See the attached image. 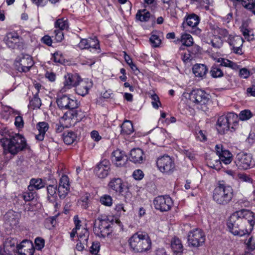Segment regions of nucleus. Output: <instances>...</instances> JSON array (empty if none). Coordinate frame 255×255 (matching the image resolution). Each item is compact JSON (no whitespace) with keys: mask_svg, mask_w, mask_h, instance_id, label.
Returning a JSON list of instances; mask_svg holds the SVG:
<instances>
[{"mask_svg":"<svg viewBox=\"0 0 255 255\" xmlns=\"http://www.w3.org/2000/svg\"><path fill=\"white\" fill-rule=\"evenodd\" d=\"M227 224L230 232L235 236L249 234L255 224V214L246 209L236 211L230 216Z\"/></svg>","mask_w":255,"mask_h":255,"instance_id":"f257e3e1","label":"nucleus"},{"mask_svg":"<svg viewBox=\"0 0 255 255\" xmlns=\"http://www.w3.org/2000/svg\"><path fill=\"white\" fill-rule=\"evenodd\" d=\"M3 138L0 139L5 154L8 153L15 155L26 148L27 144L25 138L19 133L10 132L5 129L2 132Z\"/></svg>","mask_w":255,"mask_h":255,"instance_id":"f03ea898","label":"nucleus"},{"mask_svg":"<svg viewBox=\"0 0 255 255\" xmlns=\"http://www.w3.org/2000/svg\"><path fill=\"white\" fill-rule=\"evenodd\" d=\"M56 103L60 109L69 110L64 114L62 119L64 120L76 119V120L81 119L83 116L81 111L75 110L78 107L77 100L71 99L66 95H63L58 96Z\"/></svg>","mask_w":255,"mask_h":255,"instance_id":"7ed1b4c3","label":"nucleus"},{"mask_svg":"<svg viewBox=\"0 0 255 255\" xmlns=\"http://www.w3.org/2000/svg\"><path fill=\"white\" fill-rule=\"evenodd\" d=\"M130 249L135 253H141L149 250L151 241L145 232H138L134 234L128 241Z\"/></svg>","mask_w":255,"mask_h":255,"instance_id":"20e7f679","label":"nucleus"},{"mask_svg":"<svg viewBox=\"0 0 255 255\" xmlns=\"http://www.w3.org/2000/svg\"><path fill=\"white\" fill-rule=\"evenodd\" d=\"M233 189L232 187L224 181H219L213 191V200L218 204L226 205L232 200Z\"/></svg>","mask_w":255,"mask_h":255,"instance_id":"39448f33","label":"nucleus"},{"mask_svg":"<svg viewBox=\"0 0 255 255\" xmlns=\"http://www.w3.org/2000/svg\"><path fill=\"white\" fill-rule=\"evenodd\" d=\"M238 116L234 113H229L218 118L216 128L220 133L224 134L230 129L232 131L235 130L238 126Z\"/></svg>","mask_w":255,"mask_h":255,"instance_id":"423d86ee","label":"nucleus"},{"mask_svg":"<svg viewBox=\"0 0 255 255\" xmlns=\"http://www.w3.org/2000/svg\"><path fill=\"white\" fill-rule=\"evenodd\" d=\"M108 186L109 190L116 194L123 196L126 202L131 201L132 194L129 191V187L125 185L121 178L117 177L111 179Z\"/></svg>","mask_w":255,"mask_h":255,"instance_id":"0eeeda50","label":"nucleus"},{"mask_svg":"<svg viewBox=\"0 0 255 255\" xmlns=\"http://www.w3.org/2000/svg\"><path fill=\"white\" fill-rule=\"evenodd\" d=\"M187 240L189 247L198 248L204 244L205 235L201 229L195 228L189 232Z\"/></svg>","mask_w":255,"mask_h":255,"instance_id":"6e6552de","label":"nucleus"},{"mask_svg":"<svg viewBox=\"0 0 255 255\" xmlns=\"http://www.w3.org/2000/svg\"><path fill=\"white\" fill-rule=\"evenodd\" d=\"M32 57L29 54L22 53L18 55L14 61L16 69L20 72H28L33 65Z\"/></svg>","mask_w":255,"mask_h":255,"instance_id":"1a4fd4ad","label":"nucleus"},{"mask_svg":"<svg viewBox=\"0 0 255 255\" xmlns=\"http://www.w3.org/2000/svg\"><path fill=\"white\" fill-rule=\"evenodd\" d=\"M110 228L111 225L107 220L98 218L95 221L93 231L97 236L105 238L110 234Z\"/></svg>","mask_w":255,"mask_h":255,"instance_id":"9d476101","label":"nucleus"},{"mask_svg":"<svg viewBox=\"0 0 255 255\" xmlns=\"http://www.w3.org/2000/svg\"><path fill=\"white\" fill-rule=\"evenodd\" d=\"M153 204L156 210L163 212L170 210L173 205V202L169 196H158L153 200Z\"/></svg>","mask_w":255,"mask_h":255,"instance_id":"9b49d317","label":"nucleus"},{"mask_svg":"<svg viewBox=\"0 0 255 255\" xmlns=\"http://www.w3.org/2000/svg\"><path fill=\"white\" fill-rule=\"evenodd\" d=\"M235 163L238 168L242 170L248 169L254 165L252 155L243 152L237 154Z\"/></svg>","mask_w":255,"mask_h":255,"instance_id":"f8f14e48","label":"nucleus"},{"mask_svg":"<svg viewBox=\"0 0 255 255\" xmlns=\"http://www.w3.org/2000/svg\"><path fill=\"white\" fill-rule=\"evenodd\" d=\"M17 250L16 239L8 237L3 241L2 247H0V255H15Z\"/></svg>","mask_w":255,"mask_h":255,"instance_id":"ddd939ff","label":"nucleus"},{"mask_svg":"<svg viewBox=\"0 0 255 255\" xmlns=\"http://www.w3.org/2000/svg\"><path fill=\"white\" fill-rule=\"evenodd\" d=\"M156 164L159 170L163 173H169L175 168L174 161L168 155H164L158 158Z\"/></svg>","mask_w":255,"mask_h":255,"instance_id":"4468645a","label":"nucleus"},{"mask_svg":"<svg viewBox=\"0 0 255 255\" xmlns=\"http://www.w3.org/2000/svg\"><path fill=\"white\" fill-rule=\"evenodd\" d=\"M183 25L186 24L187 26L191 28L190 30H188L189 32L196 35H199L201 33V30L197 27L199 24L200 18L195 13H191L187 15L185 17Z\"/></svg>","mask_w":255,"mask_h":255,"instance_id":"2eb2a0df","label":"nucleus"},{"mask_svg":"<svg viewBox=\"0 0 255 255\" xmlns=\"http://www.w3.org/2000/svg\"><path fill=\"white\" fill-rule=\"evenodd\" d=\"M209 99L208 95L201 89H194L189 94V100L197 104H206Z\"/></svg>","mask_w":255,"mask_h":255,"instance_id":"dca6fc26","label":"nucleus"},{"mask_svg":"<svg viewBox=\"0 0 255 255\" xmlns=\"http://www.w3.org/2000/svg\"><path fill=\"white\" fill-rule=\"evenodd\" d=\"M226 41L232 47V49L235 53L240 55L243 54L242 47L244 40L242 37L237 35L229 36Z\"/></svg>","mask_w":255,"mask_h":255,"instance_id":"f3484780","label":"nucleus"},{"mask_svg":"<svg viewBox=\"0 0 255 255\" xmlns=\"http://www.w3.org/2000/svg\"><path fill=\"white\" fill-rule=\"evenodd\" d=\"M110 170V161L108 160L104 159L96 165L94 172L99 178L103 179L108 175Z\"/></svg>","mask_w":255,"mask_h":255,"instance_id":"a211bd4d","label":"nucleus"},{"mask_svg":"<svg viewBox=\"0 0 255 255\" xmlns=\"http://www.w3.org/2000/svg\"><path fill=\"white\" fill-rule=\"evenodd\" d=\"M70 190L69 179L67 175H63L59 180L58 193L60 199H64Z\"/></svg>","mask_w":255,"mask_h":255,"instance_id":"6ab92c4d","label":"nucleus"},{"mask_svg":"<svg viewBox=\"0 0 255 255\" xmlns=\"http://www.w3.org/2000/svg\"><path fill=\"white\" fill-rule=\"evenodd\" d=\"M64 81L63 82V87L61 91L65 92L68 89L72 87H76L81 78L77 74L67 73L64 76Z\"/></svg>","mask_w":255,"mask_h":255,"instance_id":"aec40b11","label":"nucleus"},{"mask_svg":"<svg viewBox=\"0 0 255 255\" xmlns=\"http://www.w3.org/2000/svg\"><path fill=\"white\" fill-rule=\"evenodd\" d=\"M111 158L112 162L117 167L125 166L128 161V157L125 152L119 149L112 152Z\"/></svg>","mask_w":255,"mask_h":255,"instance_id":"412c9836","label":"nucleus"},{"mask_svg":"<svg viewBox=\"0 0 255 255\" xmlns=\"http://www.w3.org/2000/svg\"><path fill=\"white\" fill-rule=\"evenodd\" d=\"M77 47L81 50L94 49H99L100 44L98 39L96 37L94 38H83L81 39Z\"/></svg>","mask_w":255,"mask_h":255,"instance_id":"4be33fe9","label":"nucleus"},{"mask_svg":"<svg viewBox=\"0 0 255 255\" xmlns=\"http://www.w3.org/2000/svg\"><path fill=\"white\" fill-rule=\"evenodd\" d=\"M35 251L31 242L24 240L17 245V253L19 255H33Z\"/></svg>","mask_w":255,"mask_h":255,"instance_id":"5701e85b","label":"nucleus"},{"mask_svg":"<svg viewBox=\"0 0 255 255\" xmlns=\"http://www.w3.org/2000/svg\"><path fill=\"white\" fill-rule=\"evenodd\" d=\"M92 87V82L88 80L80 79L75 87L76 93L82 96H84L88 93L89 89Z\"/></svg>","mask_w":255,"mask_h":255,"instance_id":"b1692460","label":"nucleus"},{"mask_svg":"<svg viewBox=\"0 0 255 255\" xmlns=\"http://www.w3.org/2000/svg\"><path fill=\"white\" fill-rule=\"evenodd\" d=\"M130 160L135 163H141L145 159L143 151L139 148L132 149L130 151Z\"/></svg>","mask_w":255,"mask_h":255,"instance_id":"393cba45","label":"nucleus"},{"mask_svg":"<svg viewBox=\"0 0 255 255\" xmlns=\"http://www.w3.org/2000/svg\"><path fill=\"white\" fill-rule=\"evenodd\" d=\"M192 71L195 77L203 79L205 77L208 69L205 64H196L193 65Z\"/></svg>","mask_w":255,"mask_h":255,"instance_id":"a878e982","label":"nucleus"},{"mask_svg":"<svg viewBox=\"0 0 255 255\" xmlns=\"http://www.w3.org/2000/svg\"><path fill=\"white\" fill-rule=\"evenodd\" d=\"M62 139L66 144L71 145L77 142V135L76 132L73 131H65L62 134Z\"/></svg>","mask_w":255,"mask_h":255,"instance_id":"bb28decb","label":"nucleus"},{"mask_svg":"<svg viewBox=\"0 0 255 255\" xmlns=\"http://www.w3.org/2000/svg\"><path fill=\"white\" fill-rule=\"evenodd\" d=\"M49 128L48 124L44 122H39L37 125V128L39 131V134L36 135V139L42 141L43 140L45 134Z\"/></svg>","mask_w":255,"mask_h":255,"instance_id":"cd10ccee","label":"nucleus"},{"mask_svg":"<svg viewBox=\"0 0 255 255\" xmlns=\"http://www.w3.org/2000/svg\"><path fill=\"white\" fill-rule=\"evenodd\" d=\"M171 247L174 253L177 254L182 253L183 245L179 238L174 237L172 239L171 242Z\"/></svg>","mask_w":255,"mask_h":255,"instance_id":"c85d7f7f","label":"nucleus"},{"mask_svg":"<svg viewBox=\"0 0 255 255\" xmlns=\"http://www.w3.org/2000/svg\"><path fill=\"white\" fill-rule=\"evenodd\" d=\"M45 183L40 178H32L30 181L29 185L28 186V189L33 190L34 189L36 190L40 189L44 187Z\"/></svg>","mask_w":255,"mask_h":255,"instance_id":"c756f323","label":"nucleus"},{"mask_svg":"<svg viewBox=\"0 0 255 255\" xmlns=\"http://www.w3.org/2000/svg\"><path fill=\"white\" fill-rule=\"evenodd\" d=\"M133 130L132 124L130 121H125L121 126L122 134H130Z\"/></svg>","mask_w":255,"mask_h":255,"instance_id":"7c9ffc66","label":"nucleus"},{"mask_svg":"<svg viewBox=\"0 0 255 255\" xmlns=\"http://www.w3.org/2000/svg\"><path fill=\"white\" fill-rule=\"evenodd\" d=\"M19 39V36L16 33H8L4 38V40L7 45L9 47L12 46L13 44L16 43Z\"/></svg>","mask_w":255,"mask_h":255,"instance_id":"2f4dec72","label":"nucleus"},{"mask_svg":"<svg viewBox=\"0 0 255 255\" xmlns=\"http://www.w3.org/2000/svg\"><path fill=\"white\" fill-rule=\"evenodd\" d=\"M219 159L220 161L223 162L225 164H228L230 163L232 159V154L228 150H223L221 154L219 156Z\"/></svg>","mask_w":255,"mask_h":255,"instance_id":"473e14b6","label":"nucleus"},{"mask_svg":"<svg viewBox=\"0 0 255 255\" xmlns=\"http://www.w3.org/2000/svg\"><path fill=\"white\" fill-rule=\"evenodd\" d=\"M47 191L48 200L51 202H54L57 197L56 192L58 191L57 186L49 185L47 187Z\"/></svg>","mask_w":255,"mask_h":255,"instance_id":"72a5a7b5","label":"nucleus"},{"mask_svg":"<svg viewBox=\"0 0 255 255\" xmlns=\"http://www.w3.org/2000/svg\"><path fill=\"white\" fill-rule=\"evenodd\" d=\"M210 74L214 78H221L224 76L223 70L221 69L220 66L217 65H214L211 67Z\"/></svg>","mask_w":255,"mask_h":255,"instance_id":"f704fd0d","label":"nucleus"},{"mask_svg":"<svg viewBox=\"0 0 255 255\" xmlns=\"http://www.w3.org/2000/svg\"><path fill=\"white\" fill-rule=\"evenodd\" d=\"M55 27L57 30H64L68 28V20L66 18H61L58 19L54 23Z\"/></svg>","mask_w":255,"mask_h":255,"instance_id":"c9c22d12","label":"nucleus"},{"mask_svg":"<svg viewBox=\"0 0 255 255\" xmlns=\"http://www.w3.org/2000/svg\"><path fill=\"white\" fill-rule=\"evenodd\" d=\"M150 13L146 9L138 10L136 14V18L140 21H147L150 17Z\"/></svg>","mask_w":255,"mask_h":255,"instance_id":"e433bc0d","label":"nucleus"},{"mask_svg":"<svg viewBox=\"0 0 255 255\" xmlns=\"http://www.w3.org/2000/svg\"><path fill=\"white\" fill-rule=\"evenodd\" d=\"M180 41L182 45L187 47L191 46L193 44V39L191 35L187 33L182 34Z\"/></svg>","mask_w":255,"mask_h":255,"instance_id":"4c0bfd02","label":"nucleus"},{"mask_svg":"<svg viewBox=\"0 0 255 255\" xmlns=\"http://www.w3.org/2000/svg\"><path fill=\"white\" fill-rule=\"evenodd\" d=\"M218 62L220 63V65L226 67H229L233 69L238 68V65L233 61L225 58H219Z\"/></svg>","mask_w":255,"mask_h":255,"instance_id":"58836bf2","label":"nucleus"},{"mask_svg":"<svg viewBox=\"0 0 255 255\" xmlns=\"http://www.w3.org/2000/svg\"><path fill=\"white\" fill-rule=\"evenodd\" d=\"M100 202L103 205L111 207L113 204L112 197L108 194H105L100 198Z\"/></svg>","mask_w":255,"mask_h":255,"instance_id":"ea45409f","label":"nucleus"},{"mask_svg":"<svg viewBox=\"0 0 255 255\" xmlns=\"http://www.w3.org/2000/svg\"><path fill=\"white\" fill-rule=\"evenodd\" d=\"M207 165L210 167L217 170L220 168L221 163L220 159H214L213 157H212L210 161H207Z\"/></svg>","mask_w":255,"mask_h":255,"instance_id":"a19ab883","label":"nucleus"},{"mask_svg":"<svg viewBox=\"0 0 255 255\" xmlns=\"http://www.w3.org/2000/svg\"><path fill=\"white\" fill-rule=\"evenodd\" d=\"M253 116V114L249 110L242 111L239 114V120L247 121L249 120Z\"/></svg>","mask_w":255,"mask_h":255,"instance_id":"79ce46f5","label":"nucleus"},{"mask_svg":"<svg viewBox=\"0 0 255 255\" xmlns=\"http://www.w3.org/2000/svg\"><path fill=\"white\" fill-rule=\"evenodd\" d=\"M89 233L87 229L84 228L81 231V232L79 235V240L80 242H83V243L86 244L88 242Z\"/></svg>","mask_w":255,"mask_h":255,"instance_id":"37998d69","label":"nucleus"},{"mask_svg":"<svg viewBox=\"0 0 255 255\" xmlns=\"http://www.w3.org/2000/svg\"><path fill=\"white\" fill-rule=\"evenodd\" d=\"M41 105V102L40 98L38 97L37 93H36L33 98L30 101V105L32 107V108H39Z\"/></svg>","mask_w":255,"mask_h":255,"instance_id":"c03bdc74","label":"nucleus"},{"mask_svg":"<svg viewBox=\"0 0 255 255\" xmlns=\"http://www.w3.org/2000/svg\"><path fill=\"white\" fill-rule=\"evenodd\" d=\"M22 197L25 202L30 201L34 198V193L33 190L28 189V191L22 193Z\"/></svg>","mask_w":255,"mask_h":255,"instance_id":"a18cd8bd","label":"nucleus"},{"mask_svg":"<svg viewBox=\"0 0 255 255\" xmlns=\"http://www.w3.org/2000/svg\"><path fill=\"white\" fill-rule=\"evenodd\" d=\"M217 31L221 38H227L228 39L229 36H232V35L229 34L228 30L225 28H218Z\"/></svg>","mask_w":255,"mask_h":255,"instance_id":"49530a36","label":"nucleus"},{"mask_svg":"<svg viewBox=\"0 0 255 255\" xmlns=\"http://www.w3.org/2000/svg\"><path fill=\"white\" fill-rule=\"evenodd\" d=\"M150 41L152 46L154 47H158L161 43V40L159 37L156 35H152L150 38Z\"/></svg>","mask_w":255,"mask_h":255,"instance_id":"de8ad7c7","label":"nucleus"},{"mask_svg":"<svg viewBox=\"0 0 255 255\" xmlns=\"http://www.w3.org/2000/svg\"><path fill=\"white\" fill-rule=\"evenodd\" d=\"M233 2L235 1L241 2L243 6L246 9H249L252 7V4L255 0H232Z\"/></svg>","mask_w":255,"mask_h":255,"instance_id":"09e8293b","label":"nucleus"},{"mask_svg":"<svg viewBox=\"0 0 255 255\" xmlns=\"http://www.w3.org/2000/svg\"><path fill=\"white\" fill-rule=\"evenodd\" d=\"M54 38L57 42H61L64 38L62 30L55 29L54 31Z\"/></svg>","mask_w":255,"mask_h":255,"instance_id":"8fccbe9b","label":"nucleus"},{"mask_svg":"<svg viewBox=\"0 0 255 255\" xmlns=\"http://www.w3.org/2000/svg\"><path fill=\"white\" fill-rule=\"evenodd\" d=\"M132 176L136 180H140L144 177L143 171L140 169H136L132 173Z\"/></svg>","mask_w":255,"mask_h":255,"instance_id":"3c124183","label":"nucleus"},{"mask_svg":"<svg viewBox=\"0 0 255 255\" xmlns=\"http://www.w3.org/2000/svg\"><path fill=\"white\" fill-rule=\"evenodd\" d=\"M100 248V243L94 242L91 247L90 253L93 255H97Z\"/></svg>","mask_w":255,"mask_h":255,"instance_id":"603ef678","label":"nucleus"},{"mask_svg":"<svg viewBox=\"0 0 255 255\" xmlns=\"http://www.w3.org/2000/svg\"><path fill=\"white\" fill-rule=\"evenodd\" d=\"M151 98L152 100L151 103L153 107L156 109H158L159 106L157 103L161 105L158 96L156 94H154L151 95Z\"/></svg>","mask_w":255,"mask_h":255,"instance_id":"864d4df0","label":"nucleus"},{"mask_svg":"<svg viewBox=\"0 0 255 255\" xmlns=\"http://www.w3.org/2000/svg\"><path fill=\"white\" fill-rule=\"evenodd\" d=\"M35 244L38 250H41L44 246V240L40 238H36L35 240Z\"/></svg>","mask_w":255,"mask_h":255,"instance_id":"5fc2aeb1","label":"nucleus"},{"mask_svg":"<svg viewBox=\"0 0 255 255\" xmlns=\"http://www.w3.org/2000/svg\"><path fill=\"white\" fill-rule=\"evenodd\" d=\"M23 124L24 123L22 117L18 116L15 117L14 125L16 128H22L23 127Z\"/></svg>","mask_w":255,"mask_h":255,"instance_id":"6e6d98bb","label":"nucleus"},{"mask_svg":"<svg viewBox=\"0 0 255 255\" xmlns=\"http://www.w3.org/2000/svg\"><path fill=\"white\" fill-rule=\"evenodd\" d=\"M247 248L251 251L255 249V242L253 240L252 237H250L246 242Z\"/></svg>","mask_w":255,"mask_h":255,"instance_id":"4d7b16f0","label":"nucleus"},{"mask_svg":"<svg viewBox=\"0 0 255 255\" xmlns=\"http://www.w3.org/2000/svg\"><path fill=\"white\" fill-rule=\"evenodd\" d=\"M250 75V71L247 68H242L240 71V76L241 77L247 79Z\"/></svg>","mask_w":255,"mask_h":255,"instance_id":"13d9d810","label":"nucleus"},{"mask_svg":"<svg viewBox=\"0 0 255 255\" xmlns=\"http://www.w3.org/2000/svg\"><path fill=\"white\" fill-rule=\"evenodd\" d=\"M153 135L157 139H162L164 137V132L162 129H158L155 131Z\"/></svg>","mask_w":255,"mask_h":255,"instance_id":"bf43d9fd","label":"nucleus"},{"mask_svg":"<svg viewBox=\"0 0 255 255\" xmlns=\"http://www.w3.org/2000/svg\"><path fill=\"white\" fill-rule=\"evenodd\" d=\"M197 138L200 141H206L207 138L206 135V131L202 130H200L197 133Z\"/></svg>","mask_w":255,"mask_h":255,"instance_id":"052dcab7","label":"nucleus"},{"mask_svg":"<svg viewBox=\"0 0 255 255\" xmlns=\"http://www.w3.org/2000/svg\"><path fill=\"white\" fill-rule=\"evenodd\" d=\"M238 177L240 179L243 181L251 182L252 179L247 174L244 173H240L238 174Z\"/></svg>","mask_w":255,"mask_h":255,"instance_id":"680f3d73","label":"nucleus"},{"mask_svg":"<svg viewBox=\"0 0 255 255\" xmlns=\"http://www.w3.org/2000/svg\"><path fill=\"white\" fill-rule=\"evenodd\" d=\"M74 223L75 224V228L74 229L78 230H79L80 229V227L81 226V221L79 220L78 216L75 215L74 216L73 218Z\"/></svg>","mask_w":255,"mask_h":255,"instance_id":"e2e57ef3","label":"nucleus"},{"mask_svg":"<svg viewBox=\"0 0 255 255\" xmlns=\"http://www.w3.org/2000/svg\"><path fill=\"white\" fill-rule=\"evenodd\" d=\"M91 136L96 141H99L101 139V136L96 130H93L91 132Z\"/></svg>","mask_w":255,"mask_h":255,"instance_id":"0e129e2a","label":"nucleus"},{"mask_svg":"<svg viewBox=\"0 0 255 255\" xmlns=\"http://www.w3.org/2000/svg\"><path fill=\"white\" fill-rule=\"evenodd\" d=\"M42 42L48 46H51L52 43V39L49 36L45 35L42 38Z\"/></svg>","mask_w":255,"mask_h":255,"instance_id":"69168bd1","label":"nucleus"},{"mask_svg":"<svg viewBox=\"0 0 255 255\" xmlns=\"http://www.w3.org/2000/svg\"><path fill=\"white\" fill-rule=\"evenodd\" d=\"M52 59L55 63H61L62 61L61 55L58 52H55L53 54Z\"/></svg>","mask_w":255,"mask_h":255,"instance_id":"338daca9","label":"nucleus"},{"mask_svg":"<svg viewBox=\"0 0 255 255\" xmlns=\"http://www.w3.org/2000/svg\"><path fill=\"white\" fill-rule=\"evenodd\" d=\"M247 93L249 96L255 97V85H253L247 88Z\"/></svg>","mask_w":255,"mask_h":255,"instance_id":"774afa93","label":"nucleus"}]
</instances>
